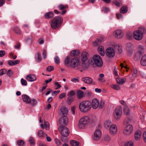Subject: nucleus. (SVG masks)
<instances>
[{
  "label": "nucleus",
  "mask_w": 146,
  "mask_h": 146,
  "mask_svg": "<svg viewBox=\"0 0 146 146\" xmlns=\"http://www.w3.org/2000/svg\"><path fill=\"white\" fill-rule=\"evenodd\" d=\"M64 64L68 67H71L75 68L78 66L80 64V61L77 57L72 58L70 56H67L64 61Z\"/></svg>",
  "instance_id": "1"
},
{
  "label": "nucleus",
  "mask_w": 146,
  "mask_h": 146,
  "mask_svg": "<svg viewBox=\"0 0 146 146\" xmlns=\"http://www.w3.org/2000/svg\"><path fill=\"white\" fill-rule=\"evenodd\" d=\"M91 108V103L89 101H84L80 102L79 104V108L82 113L88 112Z\"/></svg>",
  "instance_id": "2"
},
{
  "label": "nucleus",
  "mask_w": 146,
  "mask_h": 146,
  "mask_svg": "<svg viewBox=\"0 0 146 146\" xmlns=\"http://www.w3.org/2000/svg\"><path fill=\"white\" fill-rule=\"evenodd\" d=\"M63 19L60 16L56 17L51 21L50 25L51 28L56 29L58 28L62 23Z\"/></svg>",
  "instance_id": "3"
},
{
  "label": "nucleus",
  "mask_w": 146,
  "mask_h": 146,
  "mask_svg": "<svg viewBox=\"0 0 146 146\" xmlns=\"http://www.w3.org/2000/svg\"><path fill=\"white\" fill-rule=\"evenodd\" d=\"M90 63L94 66L100 67L103 65L102 59L99 55L96 54L94 55L92 58Z\"/></svg>",
  "instance_id": "4"
},
{
  "label": "nucleus",
  "mask_w": 146,
  "mask_h": 146,
  "mask_svg": "<svg viewBox=\"0 0 146 146\" xmlns=\"http://www.w3.org/2000/svg\"><path fill=\"white\" fill-rule=\"evenodd\" d=\"M144 33V28H140L133 33V36L134 39L138 40H141L143 38V34Z\"/></svg>",
  "instance_id": "5"
},
{
  "label": "nucleus",
  "mask_w": 146,
  "mask_h": 146,
  "mask_svg": "<svg viewBox=\"0 0 146 146\" xmlns=\"http://www.w3.org/2000/svg\"><path fill=\"white\" fill-rule=\"evenodd\" d=\"M22 98L24 102L27 104H30L32 106H34L37 104V100L36 99L31 98L27 95H23L22 96Z\"/></svg>",
  "instance_id": "6"
},
{
  "label": "nucleus",
  "mask_w": 146,
  "mask_h": 146,
  "mask_svg": "<svg viewBox=\"0 0 146 146\" xmlns=\"http://www.w3.org/2000/svg\"><path fill=\"white\" fill-rule=\"evenodd\" d=\"M90 119L88 116H85L82 117L80 120L78 127L80 128H83L89 122Z\"/></svg>",
  "instance_id": "7"
},
{
  "label": "nucleus",
  "mask_w": 146,
  "mask_h": 146,
  "mask_svg": "<svg viewBox=\"0 0 146 146\" xmlns=\"http://www.w3.org/2000/svg\"><path fill=\"white\" fill-rule=\"evenodd\" d=\"M133 130V127L131 124H128L126 125L124 128L123 133L125 136H129L132 133Z\"/></svg>",
  "instance_id": "8"
},
{
  "label": "nucleus",
  "mask_w": 146,
  "mask_h": 146,
  "mask_svg": "<svg viewBox=\"0 0 146 146\" xmlns=\"http://www.w3.org/2000/svg\"><path fill=\"white\" fill-rule=\"evenodd\" d=\"M58 129L61 134V135L68 136L69 134L68 129L66 127L60 126L58 128Z\"/></svg>",
  "instance_id": "9"
},
{
  "label": "nucleus",
  "mask_w": 146,
  "mask_h": 146,
  "mask_svg": "<svg viewBox=\"0 0 146 146\" xmlns=\"http://www.w3.org/2000/svg\"><path fill=\"white\" fill-rule=\"evenodd\" d=\"M122 113V108L120 107H117L113 112V116L117 119H119L121 117Z\"/></svg>",
  "instance_id": "10"
},
{
  "label": "nucleus",
  "mask_w": 146,
  "mask_h": 146,
  "mask_svg": "<svg viewBox=\"0 0 146 146\" xmlns=\"http://www.w3.org/2000/svg\"><path fill=\"white\" fill-rule=\"evenodd\" d=\"M124 35V33L123 31L120 29H117L113 32V36L117 38H121Z\"/></svg>",
  "instance_id": "11"
},
{
  "label": "nucleus",
  "mask_w": 146,
  "mask_h": 146,
  "mask_svg": "<svg viewBox=\"0 0 146 146\" xmlns=\"http://www.w3.org/2000/svg\"><path fill=\"white\" fill-rule=\"evenodd\" d=\"M106 54L108 57L112 58L115 55V51L113 48L109 47L106 50Z\"/></svg>",
  "instance_id": "12"
},
{
  "label": "nucleus",
  "mask_w": 146,
  "mask_h": 146,
  "mask_svg": "<svg viewBox=\"0 0 146 146\" xmlns=\"http://www.w3.org/2000/svg\"><path fill=\"white\" fill-rule=\"evenodd\" d=\"M68 123V118L65 116L61 117L59 120V123L61 126H65L67 125Z\"/></svg>",
  "instance_id": "13"
},
{
  "label": "nucleus",
  "mask_w": 146,
  "mask_h": 146,
  "mask_svg": "<svg viewBox=\"0 0 146 146\" xmlns=\"http://www.w3.org/2000/svg\"><path fill=\"white\" fill-rule=\"evenodd\" d=\"M110 132L112 135H115L117 133V127L115 124H112L111 125L110 127Z\"/></svg>",
  "instance_id": "14"
},
{
  "label": "nucleus",
  "mask_w": 146,
  "mask_h": 146,
  "mask_svg": "<svg viewBox=\"0 0 146 146\" xmlns=\"http://www.w3.org/2000/svg\"><path fill=\"white\" fill-rule=\"evenodd\" d=\"M102 135V133L100 130L97 129L95 132L93 139L94 140H98L100 138Z\"/></svg>",
  "instance_id": "15"
},
{
  "label": "nucleus",
  "mask_w": 146,
  "mask_h": 146,
  "mask_svg": "<svg viewBox=\"0 0 146 146\" xmlns=\"http://www.w3.org/2000/svg\"><path fill=\"white\" fill-rule=\"evenodd\" d=\"M68 7V6L67 5H63L61 4L58 6V7L60 10H63L61 13V15H63L66 13V9Z\"/></svg>",
  "instance_id": "16"
},
{
  "label": "nucleus",
  "mask_w": 146,
  "mask_h": 146,
  "mask_svg": "<svg viewBox=\"0 0 146 146\" xmlns=\"http://www.w3.org/2000/svg\"><path fill=\"white\" fill-rule=\"evenodd\" d=\"M89 57L88 53L86 51L83 52L81 54V59L83 62L86 61Z\"/></svg>",
  "instance_id": "17"
},
{
  "label": "nucleus",
  "mask_w": 146,
  "mask_h": 146,
  "mask_svg": "<svg viewBox=\"0 0 146 146\" xmlns=\"http://www.w3.org/2000/svg\"><path fill=\"white\" fill-rule=\"evenodd\" d=\"M99 105V102L98 100L96 98L94 99L92 101V106L94 109L97 108Z\"/></svg>",
  "instance_id": "18"
},
{
  "label": "nucleus",
  "mask_w": 146,
  "mask_h": 146,
  "mask_svg": "<svg viewBox=\"0 0 146 146\" xmlns=\"http://www.w3.org/2000/svg\"><path fill=\"white\" fill-rule=\"evenodd\" d=\"M126 49L129 55H131L133 53V46L131 43H128L126 44Z\"/></svg>",
  "instance_id": "19"
},
{
  "label": "nucleus",
  "mask_w": 146,
  "mask_h": 146,
  "mask_svg": "<svg viewBox=\"0 0 146 146\" xmlns=\"http://www.w3.org/2000/svg\"><path fill=\"white\" fill-rule=\"evenodd\" d=\"M82 80L86 84H90L92 83L93 80L92 79L88 77H86L82 78Z\"/></svg>",
  "instance_id": "20"
},
{
  "label": "nucleus",
  "mask_w": 146,
  "mask_h": 146,
  "mask_svg": "<svg viewBox=\"0 0 146 146\" xmlns=\"http://www.w3.org/2000/svg\"><path fill=\"white\" fill-rule=\"evenodd\" d=\"M26 79L30 82H33L36 79V76L33 74L28 75L26 77Z\"/></svg>",
  "instance_id": "21"
},
{
  "label": "nucleus",
  "mask_w": 146,
  "mask_h": 146,
  "mask_svg": "<svg viewBox=\"0 0 146 146\" xmlns=\"http://www.w3.org/2000/svg\"><path fill=\"white\" fill-rule=\"evenodd\" d=\"M71 56H78L80 54V51L78 50H75L70 52Z\"/></svg>",
  "instance_id": "22"
},
{
  "label": "nucleus",
  "mask_w": 146,
  "mask_h": 146,
  "mask_svg": "<svg viewBox=\"0 0 146 146\" xmlns=\"http://www.w3.org/2000/svg\"><path fill=\"white\" fill-rule=\"evenodd\" d=\"M141 135V131L139 130H137L135 132L134 136L135 140H139L140 138Z\"/></svg>",
  "instance_id": "23"
},
{
  "label": "nucleus",
  "mask_w": 146,
  "mask_h": 146,
  "mask_svg": "<svg viewBox=\"0 0 146 146\" xmlns=\"http://www.w3.org/2000/svg\"><path fill=\"white\" fill-rule=\"evenodd\" d=\"M140 63L143 66H146V54L143 55L141 58Z\"/></svg>",
  "instance_id": "24"
},
{
  "label": "nucleus",
  "mask_w": 146,
  "mask_h": 146,
  "mask_svg": "<svg viewBox=\"0 0 146 146\" xmlns=\"http://www.w3.org/2000/svg\"><path fill=\"white\" fill-rule=\"evenodd\" d=\"M54 16V13L52 12H49L46 13L44 15L45 17L47 19L52 18Z\"/></svg>",
  "instance_id": "25"
},
{
  "label": "nucleus",
  "mask_w": 146,
  "mask_h": 146,
  "mask_svg": "<svg viewBox=\"0 0 146 146\" xmlns=\"http://www.w3.org/2000/svg\"><path fill=\"white\" fill-rule=\"evenodd\" d=\"M112 125L111 121L109 120H107L105 121L104 123V127L106 129H108L110 127L111 125Z\"/></svg>",
  "instance_id": "26"
},
{
  "label": "nucleus",
  "mask_w": 146,
  "mask_h": 146,
  "mask_svg": "<svg viewBox=\"0 0 146 146\" xmlns=\"http://www.w3.org/2000/svg\"><path fill=\"white\" fill-rule=\"evenodd\" d=\"M126 79L125 78H118L116 79V81L118 84H123L125 82Z\"/></svg>",
  "instance_id": "27"
},
{
  "label": "nucleus",
  "mask_w": 146,
  "mask_h": 146,
  "mask_svg": "<svg viewBox=\"0 0 146 146\" xmlns=\"http://www.w3.org/2000/svg\"><path fill=\"white\" fill-rule=\"evenodd\" d=\"M123 111L125 115H128L130 113L129 108L127 106H125L124 107Z\"/></svg>",
  "instance_id": "28"
},
{
  "label": "nucleus",
  "mask_w": 146,
  "mask_h": 146,
  "mask_svg": "<svg viewBox=\"0 0 146 146\" xmlns=\"http://www.w3.org/2000/svg\"><path fill=\"white\" fill-rule=\"evenodd\" d=\"M113 3L117 7H120L122 5L121 0H113Z\"/></svg>",
  "instance_id": "29"
},
{
  "label": "nucleus",
  "mask_w": 146,
  "mask_h": 146,
  "mask_svg": "<svg viewBox=\"0 0 146 146\" xmlns=\"http://www.w3.org/2000/svg\"><path fill=\"white\" fill-rule=\"evenodd\" d=\"M127 11V7L126 6H123L121 7L120 10L121 13L125 14Z\"/></svg>",
  "instance_id": "30"
},
{
  "label": "nucleus",
  "mask_w": 146,
  "mask_h": 146,
  "mask_svg": "<svg viewBox=\"0 0 146 146\" xmlns=\"http://www.w3.org/2000/svg\"><path fill=\"white\" fill-rule=\"evenodd\" d=\"M60 111L63 115L66 114L67 113L68 110L65 107H63L60 109Z\"/></svg>",
  "instance_id": "31"
},
{
  "label": "nucleus",
  "mask_w": 146,
  "mask_h": 146,
  "mask_svg": "<svg viewBox=\"0 0 146 146\" xmlns=\"http://www.w3.org/2000/svg\"><path fill=\"white\" fill-rule=\"evenodd\" d=\"M74 100V97L73 96H69L67 100L68 104L70 105L72 102Z\"/></svg>",
  "instance_id": "32"
},
{
  "label": "nucleus",
  "mask_w": 146,
  "mask_h": 146,
  "mask_svg": "<svg viewBox=\"0 0 146 146\" xmlns=\"http://www.w3.org/2000/svg\"><path fill=\"white\" fill-rule=\"evenodd\" d=\"M77 95L78 98L81 99L83 96L84 92L81 90H78L77 91Z\"/></svg>",
  "instance_id": "33"
},
{
  "label": "nucleus",
  "mask_w": 146,
  "mask_h": 146,
  "mask_svg": "<svg viewBox=\"0 0 146 146\" xmlns=\"http://www.w3.org/2000/svg\"><path fill=\"white\" fill-rule=\"evenodd\" d=\"M14 32L17 34L20 35L21 33V31L20 29L17 27H15L13 29Z\"/></svg>",
  "instance_id": "34"
},
{
  "label": "nucleus",
  "mask_w": 146,
  "mask_h": 146,
  "mask_svg": "<svg viewBox=\"0 0 146 146\" xmlns=\"http://www.w3.org/2000/svg\"><path fill=\"white\" fill-rule=\"evenodd\" d=\"M46 134L42 130H39L37 133V135L38 136L40 137H43L46 135Z\"/></svg>",
  "instance_id": "35"
},
{
  "label": "nucleus",
  "mask_w": 146,
  "mask_h": 146,
  "mask_svg": "<svg viewBox=\"0 0 146 146\" xmlns=\"http://www.w3.org/2000/svg\"><path fill=\"white\" fill-rule=\"evenodd\" d=\"M102 40L101 39H98L93 42V45L95 46H97L100 45L101 42Z\"/></svg>",
  "instance_id": "36"
},
{
  "label": "nucleus",
  "mask_w": 146,
  "mask_h": 146,
  "mask_svg": "<svg viewBox=\"0 0 146 146\" xmlns=\"http://www.w3.org/2000/svg\"><path fill=\"white\" fill-rule=\"evenodd\" d=\"M144 50L143 46L142 45H140L138 46V51L140 53L143 52Z\"/></svg>",
  "instance_id": "37"
},
{
  "label": "nucleus",
  "mask_w": 146,
  "mask_h": 146,
  "mask_svg": "<svg viewBox=\"0 0 146 146\" xmlns=\"http://www.w3.org/2000/svg\"><path fill=\"white\" fill-rule=\"evenodd\" d=\"M111 139L110 137L108 135H105L104 136V140L106 142H108L110 141Z\"/></svg>",
  "instance_id": "38"
},
{
  "label": "nucleus",
  "mask_w": 146,
  "mask_h": 146,
  "mask_svg": "<svg viewBox=\"0 0 146 146\" xmlns=\"http://www.w3.org/2000/svg\"><path fill=\"white\" fill-rule=\"evenodd\" d=\"M70 143L72 146H78L79 145L78 142L74 140L70 141Z\"/></svg>",
  "instance_id": "39"
},
{
  "label": "nucleus",
  "mask_w": 146,
  "mask_h": 146,
  "mask_svg": "<svg viewBox=\"0 0 146 146\" xmlns=\"http://www.w3.org/2000/svg\"><path fill=\"white\" fill-rule=\"evenodd\" d=\"M67 137V136L61 135V140L63 142L65 143L67 142L68 141Z\"/></svg>",
  "instance_id": "40"
},
{
  "label": "nucleus",
  "mask_w": 146,
  "mask_h": 146,
  "mask_svg": "<svg viewBox=\"0 0 146 146\" xmlns=\"http://www.w3.org/2000/svg\"><path fill=\"white\" fill-rule=\"evenodd\" d=\"M17 143L19 146H23L24 145L25 143L23 140H19L17 141Z\"/></svg>",
  "instance_id": "41"
},
{
  "label": "nucleus",
  "mask_w": 146,
  "mask_h": 146,
  "mask_svg": "<svg viewBox=\"0 0 146 146\" xmlns=\"http://www.w3.org/2000/svg\"><path fill=\"white\" fill-rule=\"evenodd\" d=\"M111 87L113 89L117 90H120V88L119 86L116 84H113L112 85Z\"/></svg>",
  "instance_id": "42"
},
{
  "label": "nucleus",
  "mask_w": 146,
  "mask_h": 146,
  "mask_svg": "<svg viewBox=\"0 0 146 146\" xmlns=\"http://www.w3.org/2000/svg\"><path fill=\"white\" fill-rule=\"evenodd\" d=\"M36 59L38 62H39L41 61V54L39 52L37 53Z\"/></svg>",
  "instance_id": "43"
},
{
  "label": "nucleus",
  "mask_w": 146,
  "mask_h": 146,
  "mask_svg": "<svg viewBox=\"0 0 146 146\" xmlns=\"http://www.w3.org/2000/svg\"><path fill=\"white\" fill-rule=\"evenodd\" d=\"M116 49L117 50V52L119 54H121L122 51V48L121 46H116Z\"/></svg>",
  "instance_id": "44"
},
{
  "label": "nucleus",
  "mask_w": 146,
  "mask_h": 146,
  "mask_svg": "<svg viewBox=\"0 0 146 146\" xmlns=\"http://www.w3.org/2000/svg\"><path fill=\"white\" fill-rule=\"evenodd\" d=\"M7 70L5 69H2L0 70V76L3 75L4 74L7 73Z\"/></svg>",
  "instance_id": "45"
},
{
  "label": "nucleus",
  "mask_w": 146,
  "mask_h": 146,
  "mask_svg": "<svg viewBox=\"0 0 146 146\" xmlns=\"http://www.w3.org/2000/svg\"><path fill=\"white\" fill-rule=\"evenodd\" d=\"M75 94V92L73 90L69 92L68 93V95L69 96H74Z\"/></svg>",
  "instance_id": "46"
},
{
  "label": "nucleus",
  "mask_w": 146,
  "mask_h": 146,
  "mask_svg": "<svg viewBox=\"0 0 146 146\" xmlns=\"http://www.w3.org/2000/svg\"><path fill=\"white\" fill-rule=\"evenodd\" d=\"M29 142L31 145H34L35 144L33 138L32 137H30L29 140Z\"/></svg>",
  "instance_id": "47"
},
{
  "label": "nucleus",
  "mask_w": 146,
  "mask_h": 146,
  "mask_svg": "<svg viewBox=\"0 0 146 146\" xmlns=\"http://www.w3.org/2000/svg\"><path fill=\"white\" fill-rule=\"evenodd\" d=\"M54 61L56 64H59L60 62V59L58 56H56L54 57Z\"/></svg>",
  "instance_id": "48"
},
{
  "label": "nucleus",
  "mask_w": 146,
  "mask_h": 146,
  "mask_svg": "<svg viewBox=\"0 0 146 146\" xmlns=\"http://www.w3.org/2000/svg\"><path fill=\"white\" fill-rule=\"evenodd\" d=\"M137 70L136 68H135L134 70L133 73L132 75V76L135 78L137 76Z\"/></svg>",
  "instance_id": "49"
},
{
  "label": "nucleus",
  "mask_w": 146,
  "mask_h": 146,
  "mask_svg": "<svg viewBox=\"0 0 146 146\" xmlns=\"http://www.w3.org/2000/svg\"><path fill=\"white\" fill-rule=\"evenodd\" d=\"M21 82L22 85H23L26 86L27 85V83L26 81L22 78L21 80Z\"/></svg>",
  "instance_id": "50"
},
{
  "label": "nucleus",
  "mask_w": 146,
  "mask_h": 146,
  "mask_svg": "<svg viewBox=\"0 0 146 146\" xmlns=\"http://www.w3.org/2000/svg\"><path fill=\"white\" fill-rule=\"evenodd\" d=\"M133 142L131 141H129L127 142L125 145V146H133Z\"/></svg>",
  "instance_id": "51"
},
{
  "label": "nucleus",
  "mask_w": 146,
  "mask_h": 146,
  "mask_svg": "<svg viewBox=\"0 0 146 146\" xmlns=\"http://www.w3.org/2000/svg\"><path fill=\"white\" fill-rule=\"evenodd\" d=\"M54 67L52 66H48L46 68V70L49 72H51L54 70Z\"/></svg>",
  "instance_id": "52"
},
{
  "label": "nucleus",
  "mask_w": 146,
  "mask_h": 146,
  "mask_svg": "<svg viewBox=\"0 0 146 146\" xmlns=\"http://www.w3.org/2000/svg\"><path fill=\"white\" fill-rule=\"evenodd\" d=\"M104 105V102L103 101H101L100 102V103H99V107L100 108H102Z\"/></svg>",
  "instance_id": "53"
},
{
  "label": "nucleus",
  "mask_w": 146,
  "mask_h": 146,
  "mask_svg": "<svg viewBox=\"0 0 146 146\" xmlns=\"http://www.w3.org/2000/svg\"><path fill=\"white\" fill-rule=\"evenodd\" d=\"M7 74L9 76H11L13 74V73L11 70L9 69L8 71H7Z\"/></svg>",
  "instance_id": "54"
},
{
  "label": "nucleus",
  "mask_w": 146,
  "mask_h": 146,
  "mask_svg": "<svg viewBox=\"0 0 146 146\" xmlns=\"http://www.w3.org/2000/svg\"><path fill=\"white\" fill-rule=\"evenodd\" d=\"M55 141L56 144V145L58 146L60 145V142L59 139H58L57 138H56L55 139Z\"/></svg>",
  "instance_id": "55"
},
{
  "label": "nucleus",
  "mask_w": 146,
  "mask_h": 146,
  "mask_svg": "<svg viewBox=\"0 0 146 146\" xmlns=\"http://www.w3.org/2000/svg\"><path fill=\"white\" fill-rule=\"evenodd\" d=\"M66 96V93H62L59 96V98L60 99H62L63 98H64Z\"/></svg>",
  "instance_id": "56"
},
{
  "label": "nucleus",
  "mask_w": 146,
  "mask_h": 146,
  "mask_svg": "<svg viewBox=\"0 0 146 146\" xmlns=\"http://www.w3.org/2000/svg\"><path fill=\"white\" fill-rule=\"evenodd\" d=\"M5 54V53L4 50H1L0 51V57L3 56Z\"/></svg>",
  "instance_id": "57"
},
{
  "label": "nucleus",
  "mask_w": 146,
  "mask_h": 146,
  "mask_svg": "<svg viewBox=\"0 0 146 146\" xmlns=\"http://www.w3.org/2000/svg\"><path fill=\"white\" fill-rule=\"evenodd\" d=\"M48 122H45L44 123V125L46 129V130H48L49 129L48 126Z\"/></svg>",
  "instance_id": "58"
},
{
  "label": "nucleus",
  "mask_w": 146,
  "mask_h": 146,
  "mask_svg": "<svg viewBox=\"0 0 146 146\" xmlns=\"http://www.w3.org/2000/svg\"><path fill=\"white\" fill-rule=\"evenodd\" d=\"M8 64L10 66L15 65L14 61L13 60H9L8 61Z\"/></svg>",
  "instance_id": "59"
},
{
  "label": "nucleus",
  "mask_w": 146,
  "mask_h": 146,
  "mask_svg": "<svg viewBox=\"0 0 146 146\" xmlns=\"http://www.w3.org/2000/svg\"><path fill=\"white\" fill-rule=\"evenodd\" d=\"M98 50L99 52H100L101 51H104V47L102 46H100L98 47Z\"/></svg>",
  "instance_id": "60"
},
{
  "label": "nucleus",
  "mask_w": 146,
  "mask_h": 146,
  "mask_svg": "<svg viewBox=\"0 0 146 146\" xmlns=\"http://www.w3.org/2000/svg\"><path fill=\"white\" fill-rule=\"evenodd\" d=\"M113 73L115 75V76H118V74L117 73V68L116 66H115L114 68V70H113Z\"/></svg>",
  "instance_id": "61"
},
{
  "label": "nucleus",
  "mask_w": 146,
  "mask_h": 146,
  "mask_svg": "<svg viewBox=\"0 0 146 146\" xmlns=\"http://www.w3.org/2000/svg\"><path fill=\"white\" fill-rule=\"evenodd\" d=\"M25 41L31 44L32 42V40L31 38H28L25 40Z\"/></svg>",
  "instance_id": "62"
},
{
  "label": "nucleus",
  "mask_w": 146,
  "mask_h": 146,
  "mask_svg": "<svg viewBox=\"0 0 146 146\" xmlns=\"http://www.w3.org/2000/svg\"><path fill=\"white\" fill-rule=\"evenodd\" d=\"M20 44L19 42H18L17 43L16 45L15 46V49H19L20 48Z\"/></svg>",
  "instance_id": "63"
},
{
  "label": "nucleus",
  "mask_w": 146,
  "mask_h": 146,
  "mask_svg": "<svg viewBox=\"0 0 146 146\" xmlns=\"http://www.w3.org/2000/svg\"><path fill=\"white\" fill-rule=\"evenodd\" d=\"M143 139L145 142L146 143V132H144L143 135Z\"/></svg>",
  "instance_id": "64"
}]
</instances>
